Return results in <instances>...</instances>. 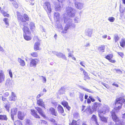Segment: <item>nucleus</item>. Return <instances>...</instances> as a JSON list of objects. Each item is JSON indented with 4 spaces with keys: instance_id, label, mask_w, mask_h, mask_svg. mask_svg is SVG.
Returning a JSON list of instances; mask_svg holds the SVG:
<instances>
[{
    "instance_id": "nucleus-47",
    "label": "nucleus",
    "mask_w": 125,
    "mask_h": 125,
    "mask_svg": "<svg viewBox=\"0 0 125 125\" xmlns=\"http://www.w3.org/2000/svg\"><path fill=\"white\" fill-rule=\"evenodd\" d=\"M43 83H45L46 82V79L45 77L43 76H41L40 77Z\"/></svg>"
},
{
    "instance_id": "nucleus-35",
    "label": "nucleus",
    "mask_w": 125,
    "mask_h": 125,
    "mask_svg": "<svg viewBox=\"0 0 125 125\" xmlns=\"http://www.w3.org/2000/svg\"><path fill=\"white\" fill-rule=\"evenodd\" d=\"M7 118L5 115H0V119L2 120H7Z\"/></svg>"
},
{
    "instance_id": "nucleus-28",
    "label": "nucleus",
    "mask_w": 125,
    "mask_h": 125,
    "mask_svg": "<svg viewBox=\"0 0 125 125\" xmlns=\"http://www.w3.org/2000/svg\"><path fill=\"white\" fill-rule=\"evenodd\" d=\"M30 28V29L32 31H33L35 29V24L33 22H31L29 24Z\"/></svg>"
},
{
    "instance_id": "nucleus-53",
    "label": "nucleus",
    "mask_w": 125,
    "mask_h": 125,
    "mask_svg": "<svg viewBox=\"0 0 125 125\" xmlns=\"http://www.w3.org/2000/svg\"><path fill=\"white\" fill-rule=\"evenodd\" d=\"M115 70L116 71V72L118 73L122 74V71L119 69H115Z\"/></svg>"
},
{
    "instance_id": "nucleus-50",
    "label": "nucleus",
    "mask_w": 125,
    "mask_h": 125,
    "mask_svg": "<svg viewBox=\"0 0 125 125\" xmlns=\"http://www.w3.org/2000/svg\"><path fill=\"white\" fill-rule=\"evenodd\" d=\"M62 104L63 105L64 107L68 105V103L65 101L62 102Z\"/></svg>"
},
{
    "instance_id": "nucleus-33",
    "label": "nucleus",
    "mask_w": 125,
    "mask_h": 125,
    "mask_svg": "<svg viewBox=\"0 0 125 125\" xmlns=\"http://www.w3.org/2000/svg\"><path fill=\"white\" fill-rule=\"evenodd\" d=\"M25 124L26 125H32V123L29 119H26L25 120Z\"/></svg>"
},
{
    "instance_id": "nucleus-2",
    "label": "nucleus",
    "mask_w": 125,
    "mask_h": 125,
    "mask_svg": "<svg viewBox=\"0 0 125 125\" xmlns=\"http://www.w3.org/2000/svg\"><path fill=\"white\" fill-rule=\"evenodd\" d=\"M125 102L124 98L120 97L116 99L115 105L116 107L114 110H113L111 112L112 118L114 121L117 122L119 120L118 118L116 115L115 113V110H117L120 109L121 107L122 103Z\"/></svg>"
},
{
    "instance_id": "nucleus-23",
    "label": "nucleus",
    "mask_w": 125,
    "mask_h": 125,
    "mask_svg": "<svg viewBox=\"0 0 125 125\" xmlns=\"http://www.w3.org/2000/svg\"><path fill=\"white\" fill-rule=\"evenodd\" d=\"M30 34H23L24 39L27 41L30 40L31 39V37L30 35Z\"/></svg>"
},
{
    "instance_id": "nucleus-18",
    "label": "nucleus",
    "mask_w": 125,
    "mask_h": 125,
    "mask_svg": "<svg viewBox=\"0 0 125 125\" xmlns=\"http://www.w3.org/2000/svg\"><path fill=\"white\" fill-rule=\"evenodd\" d=\"M31 114L33 116L36 118H40L39 116L38 115V114L34 110L31 109Z\"/></svg>"
},
{
    "instance_id": "nucleus-21",
    "label": "nucleus",
    "mask_w": 125,
    "mask_h": 125,
    "mask_svg": "<svg viewBox=\"0 0 125 125\" xmlns=\"http://www.w3.org/2000/svg\"><path fill=\"white\" fill-rule=\"evenodd\" d=\"M18 61L20 63V65L21 66H24L25 65V63L24 60L20 58H18Z\"/></svg>"
},
{
    "instance_id": "nucleus-27",
    "label": "nucleus",
    "mask_w": 125,
    "mask_h": 125,
    "mask_svg": "<svg viewBox=\"0 0 125 125\" xmlns=\"http://www.w3.org/2000/svg\"><path fill=\"white\" fill-rule=\"evenodd\" d=\"M57 110L59 113L62 114L64 112V110L62 106L60 105L57 107Z\"/></svg>"
},
{
    "instance_id": "nucleus-42",
    "label": "nucleus",
    "mask_w": 125,
    "mask_h": 125,
    "mask_svg": "<svg viewBox=\"0 0 125 125\" xmlns=\"http://www.w3.org/2000/svg\"><path fill=\"white\" fill-rule=\"evenodd\" d=\"M3 21L5 22L6 25L7 26L9 25V23L8 21V19L7 18H4L3 19Z\"/></svg>"
},
{
    "instance_id": "nucleus-6",
    "label": "nucleus",
    "mask_w": 125,
    "mask_h": 125,
    "mask_svg": "<svg viewBox=\"0 0 125 125\" xmlns=\"http://www.w3.org/2000/svg\"><path fill=\"white\" fill-rule=\"evenodd\" d=\"M109 111V108L108 106L106 105H104L103 106L102 110L99 111L98 113L105 114L108 113Z\"/></svg>"
},
{
    "instance_id": "nucleus-55",
    "label": "nucleus",
    "mask_w": 125,
    "mask_h": 125,
    "mask_svg": "<svg viewBox=\"0 0 125 125\" xmlns=\"http://www.w3.org/2000/svg\"><path fill=\"white\" fill-rule=\"evenodd\" d=\"M117 53L122 57L123 58L124 54L123 52H117Z\"/></svg>"
},
{
    "instance_id": "nucleus-37",
    "label": "nucleus",
    "mask_w": 125,
    "mask_h": 125,
    "mask_svg": "<svg viewBox=\"0 0 125 125\" xmlns=\"http://www.w3.org/2000/svg\"><path fill=\"white\" fill-rule=\"evenodd\" d=\"M91 120H92L94 121L96 124H97L98 123L97 122V119L96 116L94 115H93L91 118Z\"/></svg>"
},
{
    "instance_id": "nucleus-51",
    "label": "nucleus",
    "mask_w": 125,
    "mask_h": 125,
    "mask_svg": "<svg viewBox=\"0 0 125 125\" xmlns=\"http://www.w3.org/2000/svg\"><path fill=\"white\" fill-rule=\"evenodd\" d=\"M114 40L115 42H116L119 40V37L117 35H115V36Z\"/></svg>"
},
{
    "instance_id": "nucleus-3",
    "label": "nucleus",
    "mask_w": 125,
    "mask_h": 125,
    "mask_svg": "<svg viewBox=\"0 0 125 125\" xmlns=\"http://www.w3.org/2000/svg\"><path fill=\"white\" fill-rule=\"evenodd\" d=\"M65 11L67 13H65L64 15L65 16L66 14L71 18L75 16L76 13V10L73 8L71 7H66L65 9Z\"/></svg>"
},
{
    "instance_id": "nucleus-63",
    "label": "nucleus",
    "mask_w": 125,
    "mask_h": 125,
    "mask_svg": "<svg viewBox=\"0 0 125 125\" xmlns=\"http://www.w3.org/2000/svg\"><path fill=\"white\" fill-rule=\"evenodd\" d=\"M9 93L8 92H6L4 94V96L5 97H7L9 95Z\"/></svg>"
},
{
    "instance_id": "nucleus-14",
    "label": "nucleus",
    "mask_w": 125,
    "mask_h": 125,
    "mask_svg": "<svg viewBox=\"0 0 125 125\" xmlns=\"http://www.w3.org/2000/svg\"><path fill=\"white\" fill-rule=\"evenodd\" d=\"M5 75L3 72H0V83L4 81L5 79Z\"/></svg>"
},
{
    "instance_id": "nucleus-5",
    "label": "nucleus",
    "mask_w": 125,
    "mask_h": 125,
    "mask_svg": "<svg viewBox=\"0 0 125 125\" xmlns=\"http://www.w3.org/2000/svg\"><path fill=\"white\" fill-rule=\"evenodd\" d=\"M102 104L100 103L95 102L94 103L92 106V108L94 111H99L100 110L99 109L100 107H101Z\"/></svg>"
},
{
    "instance_id": "nucleus-57",
    "label": "nucleus",
    "mask_w": 125,
    "mask_h": 125,
    "mask_svg": "<svg viewBox=\"0 0 125 125\" xmlns=\"http://www.w3.org/2000/svg\"><path fill=\"white\" fill-rule=\"evenodd\" d=\"M68 54V56L69 57H72V56H73V54L71 52L69 53Z\"/></svg>"
},
{
    "instance_id": "nucleus-15",
    "label": "nucleus",
    "mask_w": 125,
    "mask_h": 125,
    "mask_svg": "<svg viewBox=\"0 0 125 125\" xmlns=\"http://www.w3.org/2000/svg\"><path fill=\"white\" fill-rule=\"evenodd\" d=\"M16 95L15 93L13 92H11V95L9 97V100L11 101H14L16 99Z\"/></svg>"
},
{
    "instance_id": "nucleus-38",
    "label": "nucleus",
    "mask_w": 125,
    "mask_h": 125,
    "mask_svg": "<svg viewBox=\"0 0 125 125\" xmlns=\"http://www.w3.org/2000/svg\"><path fill=\"white\" fill-rule=\"evenodd\" d=\"M4 107L6 109L7 111L9 112V108L10 107V104H5Z\"/></svg>"
},
{
    "instance_id": "nucleus-9",
    "label": "nucleus",
    "mask_w": 125,
    "mask_h": 125,
    "mask_svg": "<svg viewBox=\"0 0 125 125\" xmlns=\"http://www.w3.org/2000/svg\"><path fill=\"white\" fill-rule=\"evenodd\" d=\"M37 103L38 105L43 107H44L45 109V105L44 102L43 101L42 99H37Z\"/></svg>"
},
{
    "instance_id": "nucleus-31",
    "label": "nucleus",
    "mask_w": 125,
    "mask_h": 125,
    "mask_svg": "<svg viewBox=\"0 0 125 125\" xmlns=\"http://www.w3.org/2000/svg\"><path fill=\"white\" fill-rule=\"evenodd\" d=\"M74 20L75 23H79L81 21L80 17V16L76 17L74 19Z\"/></svg>"
},
{
    "instance_id": "nucleus-22",
    "label": "nucleus",
    "mask_w": 125,
    "mask_h": 125,
    "mask_svg": "<svg viewBox=\"0 0 125 125\" xmlns=\"http://www.w3.org/2000/svg\"><path fill=\"white\" fill-rule=\"evenodd\" d=\"M40 44L39 42H36L34 45V49L35 51L39 50L41 49L40 48Z\"/></svg>"
},
{
    "instance_id": "nucleus-61",
    "label": "nucleus",
    "mask_w": 125,
    "mask_h": 125,
    "mask_svg": "<svg viewBox=\"0 0 125 125\" xmlns=\"http://www.w3.org/2000/svg\"><path fill=\"white\" fill-rule=\"evenodd\" d=\"M49 120L51 122L53 123L55 122V120L53 118H51L49 119Z\"/></svg>"
},
{
    "instance_id": "nucleus-10",
    "label": "nucleus",
    "mask_w": 125,
    "mask_h": 125,
    "mask_svg": "<svg viewBox=\"0 0 125 125\" xmlns=\"http://www.w3.org/2000/svg\"><path fill=\"white\" fill-rule=\"evenodd\" d=\"M38 61L37 59L31 60L30 63V66L31 67H35Z\"/></svg>"
},
{
    "instance_id": "nucleus-17",
    "label": "nucleus",
    "mask_w": 125,
    "mask_h": 125,
    "mask_svg": "<svg viewBox=\"0 0 125 125\" xmlns=\"http://www.w3.org/2000/svg\"><path fill=\"white\" fill-rule=\"evenodd\" d=\"M22 30L24 32L23 34H30L31 32L30 31L29 29L27 27L24 25V27L22 29Z\"/></svg>"
},
{
    "instance_id": "nucleus-29",
    "label": "nucleus",
    "mask_w": 125,
    "mask_h": 125,
    "mask_svg": "<svg viewBox=\"0 0 125 125\" xmlns=\"http://www.w3.org/2000/svg\"><path fill=\"white\" fill-rule=\"evenodd\" d=\"M6 84L10 87H11L13 84V81H11L10 79H9L7 80Z\"/></svg>"
},
{
    "instance_id": "nucleus-49",
    "label": "nucleus",
    "mask_w": 125,
    "mask_h": 125,
    "mask_svg": "<svg viewBox=\"0 0 125 125\" xmlns=\"http://www.w3.org/2000/svg\"><path fill=\"white\" fill-rule=\"evenodd\" d=\"M84 94H83L80 93L79 95V99L81 101H82L83 100V96Z\"/></svg>"
},
{
    "instance_id": "nucleus-52",
    "label": "nucleus",
    "mask_w": 125,
    "mask_h": 125,
    "mask_svg": "<svg viewBox=\"0 0 125 125\" xmlns=\"http://www.w3.org/2000/svg\"><path fill=\"white\" fill-rule=\"evenodd\" d=\"M69 125H77V124L76 121L75 120H73L72 123L69 124Z\"/></svg>"
},
{
    "instance_id": "nucleus-60",
    "label": "nucleus",
    "mask_w": 125,
    "mask_h": 125,
    "mask_svg": "<svg viewBox=\"0 0 125 125\" xmlns=\"http://www.w3.org/2000/svg\"><path fill=\"white\" fill-rule=\"evenodd\" d=\"M112 85H114L116 87H118L119 86L116 83H113L112 84Z\"/></svg>"
},
{
    "instance_id": "nucleus-19",
    "label": "nucleus",
    "mask_w": 125,
    "mask_h": 125,
    "mask_svg": "<svg viewBox=\"0 0 125 125\" xmlns=\"http://www.w3.org/2000/svg\"><path fill=\"white\" fill-rule=\"evenodd\" d=\"M60 18V15L59 13L55 12L54 13V20L58 21Z\"/></svg>"
},
{
    "instance_id": "nucleus-32",
    "label": "nucleus",
    "mask_w": 125,
    "mask_h": 125,
    "mask_svg": "<svg viewBox=\"0 0 125 125\" xmlns=\"http://www.w3.org/2000/svg\"><path fill=\"white\" fill-rule=\"evenodd\" d=\"M105 49V46L104 45H102L101 46L99 47L98 49L99 51L102 52H104V50Z\"/></svg>"
},
{
    "instance_id": "nucleus-13",
    "label": "nucleus",
    "mask_w": 125,
    "mask_h": 125,
    "mask_svg": "<svg viewBox=\"0 0 125 125\" xmlns=\"http://www.w3.org/2000/svg\"><path fill=\"white\" fill-rule=\"evenodd\" d=\"M93 33L92 30L90 29H87L85 30V33L88 36L91 37Z\"/></svg>"
},
{
    "instance_id": "nucleus-44",
    "label": "nucleus",
    "mask_w": 125,
    "mask_h": 125,
    "mask_svg": "<svg viewBox=\"0 0 125 125\" xmlns=\"http://www.w3.org/2000/svg\"><path fill=\"white\" fill-rule=\"evenodd\" d=\"M81 88L84 90L85 91H86L90 93H92V91L88 89L85 88H84L83 86L81 87Z\"/></svg>"
},
{
    "instance_id": "nucleus-24",
    "label": "nucleus",
    "mask_w": 125,
    "mask_h": 125,
    "mask_svg": "<svg viewBox=\"0 0 125 125\" xmlns=\"http://www.w3.org/2000/svg\"><path fill=\"white\" fill-rule=\"evenodd\" d=\"M54 8L56 11H58L60 10L61 7L60 4L58 3H56L55 4Z\"/></svg>"
},
{
    "instance_id": "nucleus-48",
    "label": "nucleus",
    "mask_w": 125,
    "mask_h": 125,
    "mask_svg": "<svg viewBox=\"0 0 125 125\" xmlns=\"http://www.w3.org/2000/svg\"><path fill=\"white\" fill-rule=\"evenodd\" d=\"M31 54L32 56L33 57H37L38 56L37 53L36 52L31 53Z\"/></svg>"
},
{
    "instance_id": "nucleus-54",
    "label": "nucleus",
    "mask_w": 125,
    "mask_h": 125,
    "mask_svg": "<svg viewBox=\"0 0 125 125\" xmlns=\"http://www.w3.org/2000/svg\"><path fill=\"white\" fill-rule=\"evenodd\" d=\"M9 72L10 77L11 78H12V74L11 70L10 69L9 70Z\"/></svg>"
},
{
    "instance_id": "nucleus-20",
    "label": "nucleus",
    "mask_w": 125,
    "mask_h": 125,
    "mask_svg": "<svg viewBox=\"0 0 125 125\" xmlns=\"http://www.w3.org/2000/svg\"><path fill=\"white\" fill-rule=\"evenodd\" d=\"M52 115L57 116V112L55 111V109L52 107H51L49 109Z\"/></svg>"
},
{
    "instance_id": "nucleus-16",
    "label": "nucleus",
    "mask_w": 125,
    "mask_h": 125,
    "mask_svg": "<svg viewBox=\"0 0 125 125\" xmlns=\"http://www.w3.org/2000/svg\"><path fill=\"white\" fill-rule=\"evenodd\" d=\"M17 15L18 20L21 21L22 22H25L24 19L23 18L22 16L20 14V13L18 12H17Z\"/></svg>"
},
{
    "instance_id": "nucleus-25",
    "label": "nucleus",
    "mask_w": 125,
    "mask_h": 125,
    "mask_svg": "<svg viewBox=\"0 0 125 125\" xmlns=\"http://www.w3.org/2000/svg\"><path fill=\"white\" fill-rule=\"evenodd\" d=\"M66 89V88L65 87H62L59 90L58 93L60 94H63L65 93V90Z\"/></svg>"
},
{
    "instance_id": "nucleus-36",
    "label": "nucleus",
    "mask_w": 125,
    "mask_h": 125,
    "mask_svg": "<svg viewBox=\"0 0 125 125\" xmlns=\"http://www.w3.org/2000/svg\"><path fill=\"white\" fill-rule=\"evenodd\" d=\"M120 45L122 47H124L125 45V41L124 39H122L121 41L120 42Z\"/></svg>"
},
{
    "instance_id": "nucleus-64",
    "label": "nucleus",
    "mask_w": 125,
    "mask_h": 125,
    "mask_svg": "<svg viewBox=\"0 0 125 125\" xmlns=\"http://www.w3.org/2000/svg\"><path fill=\"white\" fill-rule=\"evenodd\" d=\"M95 98H96V99H97V100H98L99 102H101V100L100 99V98L99 97L97 96L96 97H95Z\"/></svg>"
},
{
    "instance_id": "nucleus-11",
    "label": "nucleus",
    "mask_w": 125,
    "mask_h": 125,
    "mask_svg": "<svg viewBox=\"0 0 125 125\" xmlns=\"http://www.w3.org/2000/svg\"><path fill=\"white\" fill-rule=\"evenodd\" d=\"M35 108L41 115L44 118L46 116L44 115V112L41 108L38 107H35Z\"/></svg>"
},
{
    "instance_id": "nucleus-8",
    "label": "nucleus",
    "mask_w": 125,
    "mask_h": 125,
    "mask_svg": "<svg viewBox=\"0 0 125 125\" xmlns=\"http://www.w3.org/2000/svg\"><path fill=\"white\" fill-rule=\"evenodd\" d=\"M26 115V113L23 112L19 111L18 113V117L19 119L23 120L24 119V117Z\"/></svg>"
},
{
    "instance_id": "nucleus-39",
    "label": "nucleus",
    "mask_w": 125,
    "mask_h": 125,
    "mask_svg": "<svg viewBox=\"0 0 125 125\" xmlns=\"http://www.w3.org/2000/svg\"><path fill=\"white\" fill-rule=\"evenodd\" d=\"M113 55L112 54H109L105 56V58L109 61L113 57Z\"/></svg>"
},
{
    "instance_id": "nucleus-41",
    "label": "nucleus",
    "mask_w": 125,
    "mask_h": 125,
    "mask_svg": "<svg viewBox=\"0 0 125 125\" xmlns=\"http://www.w3.org/2000/svg\"><path fill=\"white\" fill-rule=\"evenodd\" d=\"M1 13L4 16H6L7 17H9V15L7 14L6 12L3 10H1Z\"/></svg>"
},
{
    "instance_id": "nucleus-46",
    "label": "nucleus",
    "mask_w": 125,
    "mask_h": 125,
    "mask_svg": "<svg viewBox=\"0 0 125 125\" xmlns=\"http://www.w3.org/2000/svg\"><path fill=\"white\" fill-rule=\"evenodd\" d=\"M12 3L14 7L15 8H17L18 7V5L17 2L14 1Z\"/></svg>"
},
{
    "instance_id": "nucleus-43",
    "label": "nucleus",
    "mask_w": 125,
    "mask_h": 125,
    "mask_svg": "<svg viewBox=\"0 0 125 125\" xmlns=\"http://www.w3.org/2000/svg\"><path fill=\"white\" fill-rule=\"evenodd\" d=\"M15 125H22L21 122L19 120H17L14 122Z\"/></svg>"
},
{
    "instance_id": "nucleus-34",
    "label": "nucleus",
    "mask_w": 125,
    "mask_h": 125,
    "mask_svg": "<svg viewBox=\"0 0 125 125\" xmlns=\"http://www.w3.org/2000/svg\"><path fill=\"white\" fill-rule=\"evenodd\" d=\"M17 111V108H14L12 109L11 110V114L15 115L16 114Z\"/></svg>"
},
{
    "instance_id": "nucleus-4",
    "label": "nucleus",
    "mask_w": 125,
    "mask_h": 125,
    "mask_svg": "<svg viewBox=\"0 0 125 125\" xmlns=\"http://www.w3.org/2000/svg\"><path fill=\"white\" fill-rule=\"evenodd\" d=\"M43 7L47 13H50L52 11L51 6L49 2H45L43 5Z\"/></svg>"
},
{
    "instance_id": "nucleus-1",
    "label": "nucleus",
    "mask_w": 125,
    "mask_h": 125,
    "mask_svg": "<svg viewBox=\"0 0 125 125\" xmlns=\"http://www.w3.org/2000/svg\"><path fill=\"white\" fill-rule=\"evenodd\" d=\"M64 23L67 24L65 26L64 30H62V27L61 24H59L57 26L58 30L62 33H66L67 30L69 28H74L75 27V24L73 22L72 19L67 17L63 18Z\"/></svg>"
},
{
    "instance_id": "nucleus-7",
    "label": "nucleus",
    "mask_w": 125,
    "mask_h": 125,
    "mask_svg": "<svg viewBox=\"0 0 125 125\" xmlns=\"http://www.w3.org/2000/svg\"><path fill=\"white\" fill-rule=\"evenodd\" d=\"M75 7L78 9H82L84 7V3L82 2H77L75 3Z\"/></svg>"
},
{
    "instance_id": "nucleus-58",
    "label": "nucleus",
    "mask_w": 125,
    "mask_h": 125,
    "mask_svg": "<svg viewBox=\"0 0 125 125\" xmlns=\"http://www.w3.org/2000/svg\"><path fill=\"white\" fill-rule=\"evenodd\" d=\"M61 57L62 58H63V59L65 60H67L66 58V57L65 56V55L63 54H62V56H61Z\"/></svg>"
},
{
    "instance_id": "nucleus-59",
    "label": "nucleus",
    "mask_w": 125,
    "mask_h": 125,
    "mask_svg": "<svg viewBox=\"0 0 125 125\" xmlns=\"http://www.w3.org/2000/svg\"><path fill=\"white\" fill-rule=\"evenodd\" d=\"M43 95V94H39L38 95L37 97V99H39V98L42 96Z\"/></svg>"
},
{
    "instance_id": "nucleus-30",
    "label": "nucleus",
    "mask_w": 125,
    "mask_h": 125,
    "mask_svg": "<svg viewBox=\"0 0 125 125\" xmlns=\"http://www.w3.org/2000/svg\"><path fill=\"white\" fill-rule=\"evenodd\" d=\"M52 53L53 54L56 55L57 57L59 58H61V57L63 54L60 52H58L55 51H52Z\"/></svg>"
},
{
    "instance_id": "nucleus-26",
    "label": "nucleus",
    "mask_w": 125,
    "mask_h": 125,
    "mask_svg": "<svg viewBox=\"0 0 125 125\" xmlns=\"http://www.w3.org/2000/svg\"><path fill=\"white\" fill-rule=\"evenodd\" d=\"M102 113H99L98 115L101 120L102 121L106 123L107 122V118L104 117L102 115Z\"/></svg>"
},
{
    "instance_id": "nucleus-12",
    "label": "nucleus",
    "mask_w": 125,
    "mask_h": 125,
    "mask_svg": "<svg viewBox=\"0 0 125 125\" xmlns=\"http://www.w3.org/2000/svg\"><path fill=\"white\" fill-rule=\"evenodd\" d=\"M35 108L41 115L44 118L46 116L44 115V112L41 108L38 107H35Z\"/></svg>"
},
{
    "instance_id": "nucleus-56",
    "label": "nucleus",
    "mask_w": 125,
    "mask_h": 125,
    "mask_svg": "<svg viewBox=\"0 0 125 125\" xmlns=\"http://www.w3.org/2000/svg\"><path fill=\"white\" fill-rule=\"evenodd\" d=\"M90 79V77L88 75L84 76V79L86 80V79L89 80Z\"/></svg>"
},
{
    "instance_id": "nucleus-45",
    "label": "nucleus",
    "mask_w": 125,
    "mask_h": 125,
    "mask_svg": "<svg viewBox=\"0 0 125 125\" xmlns=\"http://www.w3.org/2000/svg\"><path fill=\"white\" fill-rule=\"evenodd\" d=\"M24 19L25 21H29V17L28 15L26 14H24L23 15Z\"/></svg>"
},
{
    "instance_id": "nucleus-40",
    "label": "nucleus",
    "mask_w": 125,
    "mask_h": 125,
    "mask_svg": "<svg viewBox=\"0 0 125 125\" xmlns=\"http://www.w3.org/2000/svg\"><path fill=\"white\" fill-rule=\"evenodd\" d=\"M108 20L110 22H113L115 20V18L112 17H109L108 18Z\"/></svg>"
},
{
    "instance_id": "nucleus-62",
    "label": "nucleus",
    "mask_w": 125,
    "mask_h": 125,
    "mask_svg": "<svg viewBox=\"0 0 125 125\" xmlns=\"http://www.w3.org/2000/svg\"><path fill=\"white\" fill-rule=\"evenodd\" d=\"M90 46V44L89 42H87L84 45V46L85 47H89Z\"/></svg>"
}]
</instances>
